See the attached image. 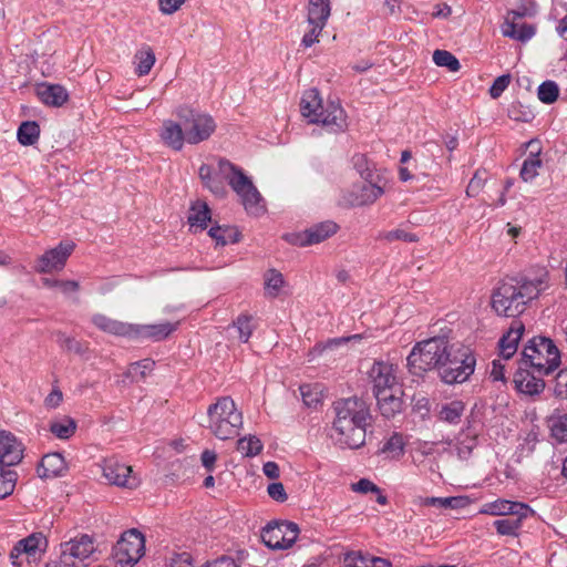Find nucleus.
Returning <instances> with one entry per match:
<instances>
[{
	"instance_id": "nucleus-44",
	"label": "nucleus",
	"mask_w": 567,
	"mask_h": 567,
	"mask_svg": "<svg viewBox=\"0 0 567 567\" xmlns=\"http://www.w3.org/2000/svg\"><path fill=\"white\" fill-rule=\"evenodd\" d=\"M3 466L4 465H0V498L12 494L17 481V473Z\"/></svg>"
},
{
	"instance_id": "nucleus-29",
	"label": "nucleus",
	"mask_w": 567,
	"mask_h": 567,
	"mask_svg": "<svg viewBox=\"0 0 567 567\" xmlns=\"http://www.w3.org/2000/svg\"><path fill=\"white\" fill-rule=\"evenodd\" d=\"M502 34L511 39L526 42L532 39L535 34V28L532 24L518 23L512 18H505L504 23L501 27Z\"/></svg>"
},
{
	"instance_id": "nucleus-53",
	"label": "nucleus",
	"mask_w": 567,
	"mask_h": 567,
	"mask_svg": "<svg viewBox=\"0 0 567 567\" xmlns=\"http://www.w3.org/2000/svg\"><path fill=\"white\" fill-rule=\"evenodd\" d=\"M551 435L558 442H567V414L559 416L551 425Z\"/></svg>"
},
{
	"instance_id": "nucleus-33",
	"label": "nucleus",
	"mask_w": 567,
	"mask_h": 567,
	"mask_svg": "<svg viewBox=\"0 0 567 567\" xmlns=\"http://www.w3.org/2000/svg\"><path fill=\"white\" fill-rule=\"evenodd\" d=\"M527 516L508 515L494 522L497 533L502 536H517L522 528V522Z\"/></svg>"
},
{
	"instance_id": "nucleus-3",
	"label": "nucleus",
	"mask_w": 567,
	"mask_h": 567,
	"mask_svg": "<svg viewBox=\"0 0 567 567\" xmlns=\"http://www.w3.org/2000/svg\"><path fill=\"white\" fill-rule=\"evenodd\" d=\"M332 439L341 447L359 449L364 445L371 414L367 403L357 396L333 403Z\"/></svg>"
},
{
	"instance_id": "nucleus-8",
	"label": "nucleus",
	"mask_w": 567,
	"mask_h": 567,
	"mask_svg": "<svg viewBox=\"0 0 567 567\" xmlns=\"http://www.w3.org/2000/svg\"><path fill=\"white\" fill-rule=\"evenodd\" d=\"M176 115L185 128L186 143L196 145L207 141L216 130L214 118L207 114L188 107H179Z\"/></svg>"
},
{
	"instance_id": "nucleus-4",
	"label": "nucleus",
	"mask_w": 567,
	"mask_h": 567,
	"mask_svg": "<svg viewBox=\"0 0 567 567\" xmlns=\"http://www.w3.org/2000/svg\"><path fill=\"white\" fill-rule=\"evenodd\" d=\"M301 115L312 124H321L331 132H341L347 128L344 110L338 102L323 101L317 89L305 91L300 101Z\"/></svg>"
},
{
	"instance_id": "nucleus-51",
	"label": "nucleus",
	"mask_w": 567,
	"mask_h": 567,
	"mask_svg": "<svg viewBox=\"0 0 567 567\" xmlns=\"http://www.w3.org/2000/svg\"><path fill=\"white\" fill-rule=\"evenodd\" d=\"M486 173L482 171H476L473 177L471 178L467 187H466V196L475 197L482 190L485 182H486Z\"/></svg>"
},
{
	"instance_id": "nucleus-23",
	"label": "nucleus",
	"mask_w": 567,
	"mask_h": 567,
	"mask_svg": "<svg viewBox=\"0 0 567 567\" xmlns=\"http://www.w3.org/2000/svg\"><path fill=\"white\" fill-rule=\"evenodd\" d=\"M159 136L163 143L174 151H181L184 146V143H186L185 128L183 127L181 121L179 123L172 120L164 121Z\"/></svg>"
},
{
	"instance_id": "nucleus-27",
	"label": "nucleus",
	"mask_w": 567,
	"mask_h": 567,
	"mask_svg": "<svg viewBox=\"0 0 567 567\" xmlns=\"http://www.w3.org/2000/svg\"><path fill=\"white\" fill-rule=\"evenodd\" d=\"M343 564L346 567H391L389 559L373 556L361 550L349 551L344 555Z\"/></svg>"
},
{
	"instance_id": "nucleus-6",
	"label": "nucleus",
	"mask_w": 567,
	"mask_h": 567,
	"mask_svg": "<svg viewBox=\"0 0 567 567\" xmlns=\"http://www.w3.org/2000/svg\"><path fill=\"white\" fill-rule=\"evenodd\" d=\"M210 433L219 440H229L238 435L243 425V414L230 396H221L207 409Z\"/></svg>"
},
{
	"instance_id": "nucleus-48",
	"label": "nucleus",
	"mask_w": 567,
	"mask_h": 567,
	"mask_svg": "<svg viewBox=\"0 0 567 567\" xmlns=\"http://www.w3.org/2000/svg\"><path fill=\"white\" fill-rule=\"evenodd\" d=\"M559 94L558 85L554 81H545L538 87V99L546 104L554 103Z\"/></svg>"
},
{
	"instance_id": "nucleus-55",
	"label": "nucleus",
	"mask_w": 567,
	"mask_h": 567,
	"mask_svg": "<svg viewBox=\"0 0 567 567\" xmlns=\"http://www.w3.org/2000/svg\"><path fill=\"white\" fill-rule=\"evenodd\" d=\"M169 567H194L193 557L187 551L174 553L169 558Z\"/></svg>"
},
{
	"instance_id": "nucleus-46",
	"label": "nucleus",
	"mask_w": 567,
	"mask_h": 567,
	"mask_svg": "<svg viewBox=\"0 0 567 567\" xmlns=\"http://www.w3.org/2000/svg\"><path fill=\"white\" fill-rule=\"evenodd\" d=\"M138 60L136 72L138 75L147 74L155 63V54L151 48L143 49L136 53Z\"/></svg>"
},
{
	"instance_id": "nucleus-37",
	"label": "nucleus",
	"mask_w": 567,
	"mask_h": 567,
	"mask_svg": "<svg viewBox=\"0 0 567 567\" xmlns=\"http://www.w3.org/2000/svg\"><path fill=\"white\" fill-rule=\"evenodd\" d=\"M464 409L465 406L462 401L455 400L450 403H446L442 405L440 410V420L451 424H456L460 422Z\"/></svg>"
},
{
	"instance_id": "nucleus-26",
	"label": "nucleus",
	"mask_w": 567,
	"mask_h": 567,
	"mask_svg": "<svg viewBox=\"0 0 567 567\" xmlns=\"http://www.w3.org/2000/svg\"><path fill=\"white\" fill-rule=\"evenodd\" d=\"M402 394L403 391L401 388H399L394 389L391 392H383L382 394L374 395L378 402L379 410L384 417H394L398 413L402 411Z\"/></svg>"
},
{
	"instance_id": "nucleus-17",
	"label": "nucleus",
	"mask_w": 567,
	"mask_h": 567,
	"mask_svg": "<svg viewBox=\"0 0 567 567\" xmlns=\"http://www.w3.org/2000/svg\"><path fill=\"white\" fill-rule=\"evenodd\" d=\"M47 538L41 533H34L28 537L19 540L10 553V558L14 566H19V557L24 554L28 561H35L41 558V555L47 548Z\"/></svg>"
},
{
	"instance_id": "nucleus-14",
	"label": "nucleus",
	"mask_w": 567,
	"mask_h": 567,
	"mask_svg": "<svg viewBox=\"0 0 567 567\" xmlns=\"http://www.w3.org/2000/svg\"><path fill=\"white\" fill-rule=\"evenodd\" d=\"M102 470L103 476L110 484L130 489H134L140 485V478L133 473L132 466L116 458L105 460Z\"/></svg>"
},
{
	"instance_id": "nucleus-31",
	"label": "nucleus",
	"mask_w": 567,
	"mask_h": 567,
	"mask_svg": "<svg viewBox=\"0 0 567 567\" xmlns=\"http://www.w3.org/2000/svg\"><path fill=\"white\" fill-rule=\"evenodd\" d=\"M330 14V0H309L307 13L308 23H320L326 25Z\"/></svg>"
},
{
	"instance_id": "nucleus-1",
	"label": "nucleus",
	"mask_w": 567,
	"mask_h": 567,
	"mask_svg": "<svg viewBox=\"0 0 567 567\" xmlns=\"http://www.w3.org/2000/svg\"><path fill=\"white\" fill-rule=\"evenodd\" d=\"M549 287L550 276L545 267L529 268L498 284L492 293V308L498 316L515 318Z\"/></svg>"
},
{
	"instance_id": "nucleus-49",
	"label": "nucleus",
	"mask_w": 567,
	"mask_h": 567,
	"mask_svg": "<svg viewBox=\"0 0 567 567\" xmlns=\"http://www.w3.org/2000/svg\"><path fill=\"white\" fill-rule=\"evenodd\" d=\"M380 239H384L389 243L395 241V240H402L406 243H414L417 241V236L412 233H408L403 229H394L390 231H384L379 235Z\"/></svg>"
},
{
	"instance_id": "nucleus-35",
	"label": "nucleus",
	"mask_w": 567,
	"mask_h": 567,
	"mask_svg": "<svg viewBox=\"0 0 567 567\" xmlns=\"http://www.w3.org/2000/svg\"><path fill=\"white\" fill-rule=\"evenodd\" d=\"M18 141L22 145H33L40 136V127L34 121L23 122L18 128Z\"/></svg>"
},
{
	"instance_id": "nucleus-47",
	"label": "nucleus",
	"mask_w": 567,
	"mask_h": 567,
	"mask_svg": "<svg viewBox=\"0 0 567 567\" xmlns=\"http://www.w3.org/2000/svg\"><path fill=\"white\" fill-rule=\"evenodd\" d=\"M404 443L403 437L399 433H393L390 439L384 443L381 452L388 454L390 457H399L403 453Z\"/></svg>"
},
{
	"instance_id": "nucleus-54",
	"label": "nucleus",
	"mask_w": 567,
	"mask_h": 567,
	"mask_svg": "<svg viewBox=\"0 0 567 567\" xmlns=\"http://www.w3.org/2000/svg\"><path fill=\"white\" fill-rule=\"evenodd\" d=\"M511 83V75L509 74H503L501 76H497L492 86L489 87V95L493 99H498L503 92L508 87Z\"/></svg>"
},
{
	"instance_id": "nucleus-52",
	"label": "nucleus",
	"mask_w": 567,
	"mask_h": 567,
	"mask_svg": "<svg viewBox=\"0 0 567 567\" xmlns=\"http://www.w3.org/2000/svg\"><path fill=\"white\" fill-rule=\"evenodd\" d=\"M308 24H309L310 28L303 34L302 40H301V44L305 48H310L315 43H317L319 41V35L321 34L323 28L326 27V25L320 24V23H308Z\"/></svg>"
},
{
	"instance_id": "nucleus-59",
	"label": "nucleus",
	"mask_w": 567,
	"mask_h": 567,
	"mask_svg": "<svg viewBox=\"0 0 567 567\" xmlns=\"http://www.w3.org/2000/svg\"><path fill=\"white\" fill-rule=\"evenodd\" d=\"M352 491L361 494L379 493V486L368 478H361L357 483L352 484Z\"/></svg>"
},
{
	"instance_id": "nucleus-40",
	"label": "nucleus",
	"mask_w": 567,
	"mask_h": 567,
	"mask_svg": "<svg viewBox=\"0 0 567 567\" xmlns=\"http://www.w3.org/2000/svg\"><path fill=\"white\" fill-rule=\"evenodd\" d=\"M76 429L74 420L71 417H64L59 421H52L50 424V431L59 439L66 440L71 437Z\"/></svg>"
},
{
	"instance_id": "nucleus-12",
	"label": "nucleus",
	"mask_w": 567,
	"mask_h": 567,
	"mask_svg": "<svg viewBox=\"0 0 567 567\" xmlns=\"http://www.w3.org/2000/svg\"><path fill=\"white\" fill-rule=\"evenodd\" d=\"M379 183L380 179L364 181L361 184L353 185L342 194L339 205L343 207H359L373 204L384 193Z\"/></svg>"
},
{
	"instance_id": "nucleus-41",
	"label": "nucleus",
	"mask_w": 567,
	"mask_h": 567,
	"mask_svg": "<svg viewBox=\"0 0 567 567\" xmlns=\"http://www.w3.org/2000/svg\"><path fill=\"white\" fill-rule=\"evenodd\" d=\"M237 450L244 456L252 457L261 452L262 443L257 436L249 435L248 437H243L238 440Z\"/></svg>"
},
{
	"instance_id": "nucleus-32",
	"label": "nucleus",
	"mask_w": 567,
	"mask_h": 567,
	"mask_svg": "<svg viewBox=\"0 0 567 567\" xmlns=\"http://www.w3.org/2000/svg\"><path fill=\"white\" fill-rule=\"evenodd\" d=\"M210 220V209L205 202H196L189 210L188 223L190 228L205 229Z\"/></svg>"
},
{
	"instance_id": "nucleus-63",
	"label": "nucleus",
	"mask_w": 567,
	"mask_h": 567,
	"mask_svg": "<svg viewBox=\"0 0 567 567\" xmlns=\"http://www.w3.org/2000/svg\"><path fill=\"white\" fill-rule=\"evenodd\" d=\"M489 375L493 381H505V367L501 363V361H493Z\"/></svg>"
},
{
	"instance_id": "nucleus-36",
	"label": "nucleus",
	"mask_w": 567,
	"mask_h": 567,
	"mask_svg": "<svg viewBox=\"0 0 567 567\" xmlns=\"http://www.w3.org/2000/svg\"><path fill=\"white\" fill-rule=\"evenodd\" d=\"M542 165L543 163L539 158V152H532L523 163L519 172L520 178L526 183L532 182L538 175V169L542 167Z\"/></svg>"
},
{
	"instance_id": "nucleus-25",
	"label": "nucleus",
	"mask_w": 567,
	"mask_h": 567,
	"mask_svg": "<svg viewBox=\"0 0 567 567\" xmlns=\"http://www.w3.org/2000/svg\"><path fill=\"white\" fill-rule=\"evenodd\" d=\"M524 324L520 321H513L509 330L504 334L499 344V354L503 359H511L517 351L518 342L524 333Z\"/></svg>"
},
{
	"instance_id": "nucleus-7",
	"label": "nucleus",
	"mask_w": 567,
	"mask_h": 567,
	"mask_svg": "<svg viewBox=\"0 0 567 567\" xmlns=\"http://www.w3.org/2000/svg\"><path fill=\"white\" fill-rule=\"evenodd\" d=\"M522 364L538 374H549L560 364V352L554 341L546 337H534L524 347Z\"/></svg>"
},
{
	"instance_id": "nucleus-5",
	"label": "nucleus",
	"mask_w": 567,
	"mask_h": 567,
	"mask_svg": "<svg viewBox=\"0 0 567 567\" xmlns=\"http://www.w3.org/2000/svg\"><path fill=\"white\" fill-rule=\"evenodd\" d=\"M457 344H450L445 337H434L417 342L411 350L406 361L409 371L414 375L440 369L453 355Z\"/></svg>"
},
{
	"instance_id": "nucleus-56",
	"label": "nucleus",
	"mask_w": 567,
	"mask_h": 567,
	"mask_svg": "<svg viewBox=\"0 0 567 567\" xmlns=\"http://www.w3.org/2000/svg\"><path fill=\"white\" fill-rule=\"evenodd\" d=\"M475 446L476 439L474 436L460 441L456 446L458 457L462 460L468 458Z\"/></svg>"
},
{
	"instance_id": "nucleus-9",
	"label": "nucleus",
	"mask_w": 567,
	"mask_h": 567,
	"mask_svg": "<svg viewBox=\"0 0 567 567\" xmlns=\"http://www.w3.org/2000/svg\"><path fill=\"white\" fill-rule=\"evenodd\" d=\"M145 554V537L136 528L124 532L114 546L116 567H134Z\"/></svg>"
},
{
	"instance_id": "nucleus-61",
	"label": "nucleus",
	"mask_w": 567,
	"mask_h": 567,
	"mask_svg": "<svg viewBox=\"0 0 567 567\" xmlns=\"http://www.w3.org/2000/svg\"><path fill=\"white\" fill-rule=\"evenodd\" d=\"M268 494L269 496L277 501V502H285L287 499V494H286V491H285V487L282 485V483H271L269 486H268Z\"/></svg>"
},
{
	"instance_id": "nucleus-18",
	"label": "nucleus",
	"mask_w": 567,
	"mask_h": 567,
	"mask_svg": "<svg viewBox=\"0 0 567 567\" xmlns=\"http://www.w3.org/2000/svg\"><path fill=\"white\" fill-rule=\"evenodd\" d=\"M369 378L373 385L374 395L401 388L396 382L392 364L385 362H374L369 371Z\"/></svg>"
},
{
	"instance_id": "nucleus-57",
	"label": "nucleus",
	"mask_w": 567,
	"mask_h": 567,
	"mask_svg": "<svg viewBox=\"0 0 567 567\" xmlns=\"http://www.w3.org/2000/svg\"><path fill=\"white\" fill-rule=\"evenodd\" d=\"M187 0H158L159 11L171 16L178 11Z\"/></svg>"
},
{
	"instance_id": "nucleus-62",
	"label": "nucleus",
	"mask_w": 567,
	"mask_h": 567,
	"mask_svg": "<svg viewBox=\"0 0 567 567\" xmlns=\"http://www.w3.org/2000/svg\"><path fill=\"white\" fill-rule=\"evenodd\" d=\"M300 392L302 395V400L307 406H316L319 403L318 394L316 393L315 395H312L309 385L300 386Z\"/></svg>"
},
{
	"instance_id": "nucleus-16",
	"label": "nucleus",
	"mask_w": 567,
	"mask_h": 567,
	"mask_svg": "<svg viewBox=\"0 0 567 567\" xmlns=\"http://www.w3.org/2000/svg\"><path fill=\"white\" fill-rule=\"evenodd\" d=\"M94 551L92 537L80 535L61 544V564L63 566H75L76 560H84Z\"/></svg>"
},
{
	"instance_id": "nucleus-10",
	"label": "nucleus",
	"mask_w": 567,
	"mask_h": 567,
	"mask_svg": "<svg viewBox=\"0 0 567 567\" xmlns=\"http://www.w3.org/2000/svg\"><path fill=\"white\" fill-rule=\"evenodd\" d=\"M460 360L462 364L457 365V368L449 365L439 369L443 382L447 384L462 383L474 372L476 360L471 350L463 344H457L453 355L450 357L446 363H460Z\"/></svg>"
},
{
	"instance_id": "nucleus-43",
	"label": "nucleus",
	"mask_w": 567,
	"mask_h": 567,
	"mask_svg": "<svg viewBox=\"0 0 567 567\" xmlns=\"http://www.w3.org/2000/svg\"><path fill=\"white\" fill-rule=\"evenodd\" d=\"M233 329L237 332V337L241 342H247L255 329L252 317L240 315L233 324Z\"/></svg>"
},
{
	"instance_id": "nucleus-39",
	"label": "nucleus",
	"mask_w": 567,
	"mask_h": 567,
	"mask_svg": "<svg viewBox=\"0 0 567 567\" xmlns=\"http://www.w3.org/2000/svg\"><path fill=\"white\" fill-rule=\"evenodd\" d=\"M155 362L152 359H143L128 365L126 377L138 382L154 369Z\"/></svg>"
},
{
	"instance_id": "nucleus-38",
	"label": "nucleus",
	"mask_w": 567,
	"mask_h": 567,
	"mask_svg": "<svg viewBox=\"0 0 567 567\" xmlns=\"http://www.w3.org/2000/svg\"><path fill=\"white\" fill-rule=\"evenodd\" d=\"M264 278L266 296L270 298L277 297L285 284L281 272L276 269H269L266 271Z\"/></svg>"
},
{
	"instance_id": "nucleus-19",
	"label": "nucleus",
	"mask_w": 567,
	"mask_h": 567,
	"mask_svg": "<svg viewBox=\"0 0 567 567\" xmlns=\"http://www.w3.org/2000/svg\"><path fill=\"white\" fill-rule=\"evenodd\" d=\"M533 513V509L527 504L507 499H496L494 502L487 503L480 511V514H487L493 516H529Z\"/></svg>"
},
{
	"instance_id": "nucleus-22",
	"label": "nucleus",
	"mask_w": 567,
	"mask_h": 567,
	"mask_svg": "<svg viewBox=\"0 0 567 567\" xmlns=\"http://www.w3.org/2000/svg\"><path fill=\"white\" fill-rule=\"evenodd\" d=\"M178 323V321L174 323L166 321L156 324H134L133 339L164 340L177 329Z\"/></svg>"
},
{
	"instance_id": "nucleus-2",
	"label": "nucleus",
	"mask_w": 567,
	"mask_h": 567,
	"mask_svg": "<svg viewBox=\"0 0 567 567\" xmlns=\"http://www.w3.org/2000/svg\"><path fill=\"white\" fill-rule=\"evenodd\" d=\"M198 175L203 185L217 196L226 195L225 182H227L249 214L258 215L264 210L261 195L251 179L228 159L218 158L216 166L203 164Z\"/></svg>"
},
{
	"instance_id": "nucleus-45",
	"label": "nucleus",
	"mask_w": 567,
	"mask_h": 567,
	"mask_svg": "<svg viewBox=\"0 0 567 567\" xmlns=\"http://www.w3.org/2000/svg\"><path fill=\"white\" fill-rule=\"evenodd\" d=\"M433 61L437 66H445L451 72H457L461 69L458 60L449 51L435 50Z\"/></svg>"
},
{
	"instance_id": "nucleus-20",
	"label": "nucleus",
	"mask_w": 567,
	"mask_h": 567,
	"mask_svg": "<svg viewBox=\"0 0 567 567\" xmlns=\"http://www.w3.org/2000/svg\"><path fill=\"white\" fill-rule=\"evenodd\" d=\"M23 457L22 444L9 432L0 431V465H17Z\"/></svg>"
},
{
	"instance_id": "nucleus-42",
	"label": "nucleus",
	"mask_w": 567,
	"mask_h": 567,
	"mask_svg": "<svg viewBox=\"0 0 567 567\" xmlns=\"http://www.w3.org/2000/svg\"><path fill=\"white\" fill-rule=\"evenodd\" d=\"M352 163L354 168L358 171V173L364 181L380 179V176L374 173V169L365 155L355 154L352 157Z\"/></svg>"
},
{
	"instance_id": "nucleus-13",
	"label": "nucleus",
	"mask_w": 567,
	"mask_h": 567,
	"mask_svg": "<svg viewBox=\"0 0 567 567\" xmlns=\"http://www.w3.org/2000/svg\"><path fill=\"white\" fill-rule=\"evenodd\" d=\"M338 229L339 226L336 223L327 220L316 224L305 231L287 234L284 236V238L292 245L305 247L326 240L327 238L334 235Z\"/></svg>"
},
{
	"instance_id": "nucleus-50",
	"label": "nucleus",
	"mask_w": 567,
	"mask_h": 567,
	"mask_svg": "<svg viewBox=\"0 0 567 567\" xmlns=\"http://www.w3.org/2000/svg\"><path fill=\"white\" fill-rule=\"evenodd\" d=\"M56 342L65 351L79 354L84 351L82 344L79 341H76L74 338L66 336L61 331L56 332Z\"/></svg>"
},
{
	"instance_id": "nucleus-34",
	"label": "nucleus",
	"mask_w": 567,
	"mask_h": 567,
	"mask_svg": "<svg viewBox=\"0 0 567 567\" xmlns=\"http://www.w3.org/2000/svg\"><path fill=\"white\" fill-rule=\"evenodd\" d=\"M208 235L216 241L217 245L225 246L239 241V231L235 227L229 226H214L209 229Z\"/></svg>"
},
{
	"instance_id": "nucleus-21",
	"label": "nucleus",
	"mask_w": 567,
	"mask_h": 567,
	"mask_svg": "<svg viewBox=\"0 0 567 567\" xmlns=\"http://www.w3.org/2000/svg\"><path fill=\"white\" fill-rule=\"evenodd\" d=\"M544 374H538L534 369L519 367L515 373L516 389L527 395H537L545 389Z\"/></svg>"
},
{
	"instance_id": "nucleus-24",
	"label": "nucleus",
	"mask_w": 567,
	"mask_h": 567,
	"mask_svg": "<svg viewBox=\"0 0 567 567\" xmlns=\"http://www.w3.org/2000/svg\"><path fill=\"white\" fill-rule=\"evenodd\" d=\"M92 322L95 327L106 333L133 339L134 324L132 323L122 322L100 313L92 317Z\"/></svg>"
},
{
	"instance_id": "nucleus-15",
	"label": "nucleus",
	"mask_w": 567,
	"mask_h": 567,
	"mask_svg": "<svg viewBox=\"0 0 567 567\" xmlns=\"http://www.w3.org/2000/svg\"><path fill=\"white\" fill-rule=\"evenodd\" d=\"M75 245L71 241L60 243L56 247L45 251L39 257L34 267L39 274H51L64 268L68 258L74 250Z\"/></svg>"
},
{
	"instance_id": "nucleus-28",
	"label": "nucleus",
	"mask_w": 567,
	"mask_h": 567,
	"mask_svg": "<svg viewBox=\"0 0 567 567\" xmlns=\"http://www.w3.org/2000/svg\"><path fill=\"white\" fill-rule=\"evenodd\" d=\"M65 471V462L60 453H49L44 455L37 468V473L41 478L55 477Z\"/></svg>"
},
{
	"instance_id": "nucleus-11",
	"label": "nucleus",
	"mask_w": 567,
	"mask_h": 567,
	"mask_svg": "<svg viewBox=\"0 0 567 567\" xmlns=\"http://www.w3.org/2000/svg\"><path fill=\"white\" fill-rule=\"evenodd\" d=\"M299 532L296 523L271 522L262 528L261 539L271 549H288L296 543Z\"/></svg>"
},
{
	"instance_id": "nucleus-64",
	"label": "nucleus",
	"mask_w": 567,
	"mask_h": 567,
	"mask_svg": "<svg viewBox=\"0 0 567 567\" xmlns=\"http://www.w3.org/2000/svg\"><path fill=\"white\" fill-rule=\"evenodd\" d=\"M202 464L207 471H212L217 460V455L214 451L205 450L200 456Z\"/></svg>"
},
{
	"instance_id": "nucleus-30",
	"label": "nucleus",
	"mask_w": 567,
	"mask_h": 567,
	"mask_svg": "<svg viewBox=\"0 0 567 567\" xmlns=\"http://www.w3.org/2000/svg\"><path fill=\"white\" fill-rule=\"evenodd\" d=\"M39 99L47 105L61 106L68 100L66 90L59 84H42L38 87Z\"/></svg>"
},
{
	"instance_id": "nucleus-58",
	"label": "nucleus",
	"mask_w": 567,
	"mask_h": 567,
	"mask_svg": "<svg viewBox=\"0 0 567 567\" xmlns=\"http://www.w3.org/2000/svg\"><path fill=\"white\" fill-rule=\"evenodd\" d=\"M443 508H450V509H458V508H465L470 505V499L466 496H451V497H443Z\"/></svg>"
},
{
	"instance_id": "nucleus-60",
	"label": "nucleus",
	"mask_w": 567,
	"mask_h": 567,
	"mask_svg": "<svg viewBox=\"0 0 567 567\" xmlns=\"http://www.w3.org/2000/svg\"><path fill=\"white\" fill-rule=\"evenodd\" d=\"M555 382L556 394L563 398H567V369H563L557 373Z\"/></svg>"
}]
</instances>
